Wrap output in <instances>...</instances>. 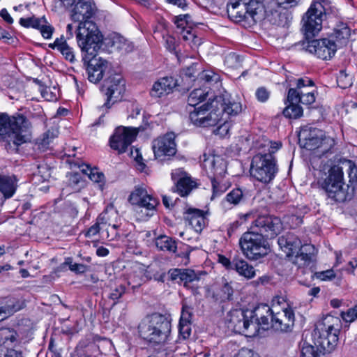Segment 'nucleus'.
<instances>
[{
  "label": "nucleus",
  "mask_w": 357,
  "mask_h": 357,
  "mask_svg": "<svg viewBox=\"0 0 357 357\" xmlns=\"http://www.w3.org/2000/svg\"><path fill=\"white\" fill-rule=\"evenodd\" d=\"M350 36V29L344 23H340L334 29L331 39H333L336 44V47H341L345 45Z\"/></svg>",
  "instance_id": "nucleus-30"
},
{
  "label": "nucleus",
  "mask_w": 357,
  "mask_h": 357,
  "mask_svg": "<svg viewBox=\"0 0 357 357\" xmlns=\"http://www.w3.org/2000/svg\"><path fill=\"white\" fill-rule=\"evenodd\" d=\"M42 24H43V26H40L38 29L40 31L42 36L45 38H50L52 35L54 28L52 26H50V24H47L46 21H45V22H43Z\"/></svg>",
  "instance_id": "nucleus-58"
},
{
  "label": "nucleus",
  "mask_w": 357,
  "mask_h": 357,
  "mask_svg": "<svg viewBox=\"0 0 357 357\" xmlns=\"http://www.w3.org/2000/svg\"><path fill=\"white\" fill-rule=\"evenodd\" d=\"M314 247L312 245H304L294 257H291V261L298 268L309 266L314 262Z\"/></svg>",
  "instance_id": "nucleus-24"
},
{
  "label": "nucleus",
  "mask_w": 357,
  "mask_h": 357,
  "mask_svg": "<svg viewBox=\"0 0 357 357\" xmlns=\"http://www.w3.org/2000/svg\"><path fill=\"white\" fill-rule=\"evenodd\" d=\"M58 51L63 56L66 60L73 63L75 60V54L73 48L68 45L66 40L64 38L61 43H59Z\"/></svg>",
  "instance_id": "nucleus-39"
},
{
  "label": "nucleus",
  "mask_w": 357,
  "mask_h": 357,
  "mask_svg": "<svg viewBox=\"0 0 357 357\" xmlns=\"http://www.w3.org/2000/svg\"><path fill=\"white\" fill-rule=\"evenodd\" d=\"M155 245L160 251L176 253L177 252V241L173 238L160 235L155 238Z\"/></svg>",
  "instance_id": "nucleus-31"
},
{
  "label": "nucleus",
  "mask_w": 357,
  "mask_h": 357,
  "mask_svg": "<svg viewBox=\"0 0 357 357\" xmlns=\"http://www.w3.org/2000/svg\"><path fill=\"white\" fill-rule=\"evenodd\" d=\"M301 0H277L278 3L285 9L297 6Z\"/></svg>",
  "instance_id": "nucleus-61"
},
{
  "label": "nucleus",
  "mask_w": 357,
  "mask_h": 357,
  "mask_svg": "<svg viewBox=\"0 0 357 357\" xmlns=\"http://www.w3.org/2000/svg\"><path fill=\"white\" fill-rule=\"evenodd\" d=\"M172 178L176 181V191L181 196L188 195L197 188V183L186 172L177 169L172 174Z\"/></svg>",
  "instance_id": "nucleus-22"
},
{
  "label": "nucleus",
  "mask_w": 357,
  "mask_h": 357,
  "mask_svg": "<svg viewBox=\"0 0 357 357\" xmlns=\"http://www.w3.org/2000/svg\"><path fill=\"white\" fill-rule=\"evenodd\" d=\"M125 292L126 287L123 285H119L112 290L109 298L113 300L114 303H116V301H118L124 294Z\"/></svg>",
  "instance_id": "nucleus-51"
},
{
  "label": "nucleus",
  "mask_w": 357,
  "mask_h": 357,
  "mask_svg": "<svg viewBox=\"0 0 357 357\" xmlns=\"http://www.w3.org/2000/svg\"><path fill=\"white\" fill-rule=\"evenodd\" d=\"M234 270L247 279H251L256 275L255 268L242 259H234Z\"/></svg>",
  "instance_id": "nucleus-32"
},
{
  "label": "nucleus",
  "mask_w": 357,
  "mask_h": 357,
  "mask_svg": "<svg viewBox=\"0 0 357 357\" xmlns=\"http://www.w3.org/2000/svg\"><path fill=\"white\" fill-rule=\"evenodd\" d=\"M96 10L91 0H78L72 10L73 20L79 22L76 39L81 51L93 55L103 43V36L97 25L90 20Z\"/></svg>",
  "instance_id": "nucleus-1"
},
{
  "label": "nucleus",
  "mask_w": 357,
  "mask_h": 357,
  "mask_svg": "<svg viewBox=\"0 0 357 357\" xmlns=\"http://www.w3.org/2000/svg\"><path fill=\"white\" fill-rule=\"evenodd\" d=\"M208 92H206L204 89H196L190 93L188 103L190 106L196 107L206 98Z\"/></svg>",
  "instance_id": "nucleus-35"
},
{
  "label": "nucleus",
  "mask_w": 357,
  "mask_h": 357,
  "mask_svg": "<svg viewBox=\"0 0 357 357\" xmlns=\"http://www.w3.org/2000/svg\"><path fill=\"white\" fill-rule=\"evenodd\" d=\"M346 165H347V167L349 168L348 174H349V183L347 184L346 186H347V188H349L351 187H353L354 192L356 184L357 182V167L351 160H348L347 162Z\"/></svg>",
  "instance_id": "nucleus-44"
},
{
  "label": "nucleus",
  "mask_w": 357,
  "mask_h": 357,
  "mask_svg": "<svg viewBox=\"0 0 357 357\" xmlns=\"http://www.w3.org/2000/svg\"><path fill=\"white\" fill-rule=\"evenodd\" d=\"M300 357H320V353L314 346L303 342L301 344Z\"/></svg>",
  "instance_id": "nucleus-42"
},
{
  "label": "nucleus",
  "mask_w": 357,
  "mask_h": 357,
  "mask_svg": "<svg viewBox=\"0 0 357 357\" xmlns=\"http://www.w3.org/2000/svg\"><path fill=\"white\" fill-rule=\"evenodd\" d=\"M305 50L318 58L326 60L330 59L335 54L337 47L333 39L323 38L309 41L305 46Z\"/></svg>",
  "instance_id": "nucleus-18"
},
{
  "label": "nucleus",
  "mask_w": 357,
  "mask_h": 357,
  "mask_svg": "<svg viewBox=\"0 0 357 357\" xmlns=\"http://www.w3.org/2000/svg\"><path fill=\"white\" fill-rule=\"evenodd\" d=\"M211 106L215 108V110H221L220 122L223 120L222 116L224 114L231 116L236 115L241 111V104L236 102H220L217 99H214L211 100Z\"/></svg>",
  "instance_id": "nucleus-28"
},
{
  "label": "nucleus",
  "mask_w": 357,
  "mask_h": 357,
  "mask_svg": "<svg viewBox=\"0 0 357 357\" xmlns=\"http://www.w3.org/2000/svg\"><path fill=\"white\" fill-rule=\"evenodd\" d=\"M171 280L181 282L185 287H190L191 284L200 280L202 275L206 273L203 271H195L192 269L174 268L169 271Z\"/></svg>",
  "instance_id": "nucleus-21"
},
{
  "label": "nucleus",
  "mask_w": 357,
  "mask_h": 357,
  "mask_svg": "<svg viewBox=\"0 0 357 357\" xmlns=\"http://www.w3.org/2000/svg\"><path fill=\"white\" fill-rule=\"evenodd\" d=\"M235 357H260L259 355L254 351L248 349H241L235 356Z\"/></svg>",
  "instance_id": "nucleus-62"
},
{
  "label": "nucleus",
  "mask_w": 357,
  "mask_h": 357,
  "mask_svg": "<svg viewBox=\"0 0 357 357\" xmlns=\"http://www.w3.org/2000/svg\"><path fill=\"white\" fill-rule=\"evenodd\" d=\"M250 175L257 181L268 183L275 177L277 172L275 158L271 153L257 154L252 158Z\"/></svg>",
  "instance_id": "nucleus-12"
},
{
  "label": "nucleus",
  "mask_w": 357,
  "mask_h": 357,
  "mask_svg": "<svg viewBox=\"0 0 357 357\" xmlns=\"http://www.w3.org/2000/svg\"><path fill=\"white\" fill-rule=\"evenodd\" d=\"M81 167L82 173L86 174L92 181L100 183L104 180V174L99 172L97 168H91L89 165H82Z\"/></svg>",
  "instance_id": "nucleus-37"
},
{
  "label": "nucleus",
  "mask_w": 357,
  "mask_h": 357,
  "mask_svg": "<svg viewBox=\"0 0 357 357\" xmlns=\"http://www.w3.org/2000/svg\"><path fill=\"white\" fill-rule=\"evenodd\" d=\"M98 50L97 52H98ZM85 53V52H82ZM98 52L93 55L89 54L84 58V60L89 59L88 66L86 67V73L88 79L93 83H98L104 76L108 75L112 70L111 64L105 59L101 57H96Z\"/></svg>",
  "instance_id": "nucleus-16"
},
{
  "label": "nucleus",
  "mask_w": 357,
  "mask_h": 357,
  "mask_svg": "<svg viewBox=\"0 0 357 357\" xmlns=\"http://www.w3.org/2000/svg\"><path fill=\"white\" fill-rule=\"evenodd\" d=\"M314 85V82L307 77L299 78L296 81V89L298 90L305 86H313Z\"/></svg>",
  "instance_id": "nucleus-60"
},
{
  "label": "nucleus",
  "mask_w": 357,
  "mask_h": 357,
  "mask_svg": "<svg viewBox=\"0 0 357 357\" xmlns=\"http://www.w3.org/2000/svg\"><path fill=\"white\" fill-rule=\"evenodd\" d=\"M178 331L183 339H187L191 334V323H179Z\"/></svg>",
  "instance_id": "nucleus-55"
},
{
  "label": "nucleus",
  "mask_w": 357,
  "mask_h": 357,
  "mask_svg": "<svg viewBox=\"0 0 357 357\" xmlns=\"http://www.w3.org/2000/svg\"><path fill=\"white\" fill-rule=\"evenodd\" d=\"M151 278L146 274L144 270H141L138 272H135L130 277L128 284L131 286L133 291L138 289L139 287L142 285L143 283L149 280Z\"/></svg>",
  "instance_id": "nucleus-34"
},
{
  "label": "nucleus",
  "mask_w": 357,
  "mask_h": 357,
  "mask_svg": "<svg viewBox=\"0 0 357 357\" xmlns=\"http://www.w3.org/2000/svg\"><path fill=\"white\" fill-rule=\"evenodd\" d=\"M261 310L259 306L253 310L233 309L227 314L225 321L229 329L253 337L259 334V315Z\"/></svg>",
  "instance_id": "nucleus-4"
},
{
  "label": "nucleus",
  "mask_w": 357,
  "mask_h": 357,
  "mask_svg": "<svg viewBox=\"0 0 357 357\" xmlns=\"http://www.w3.org/2000/svg\"><path fill=\"white\" fill-rule=\"evenodd\" d=\"M315 101V96L312 91L304 93L302 91L300 102L303 105H310Z\"/></svg>",
  "instance_id": "nucleus-56"
},
{
  "label": "nucleus",
  "mask_w": 357,
  "mask_h": 357,
  "mask_svg": "<svg viewBox=\"0 0 357 357\" xmlns=\"http://www.w3.org/2000/svg\"><path fill=\"white\" fill-rule=\"evenodd\" d=\"M298 140L303 148L307 150L321 149V152L326 153L335 145V140L324 135L323 130L309 125L301 127Z\"/></svg>",
  "instance_id": "nucleus-10"
},
{
  "label": "nucleus",
  "mask_w": 357,
  "mask_h": 357,
  "mask_svg": "<svg viewBox=\"0 0 357 357\" xmlns=\"http://www.w3.org/2000/svg\"><path fill=\"white\" fill-rule=\"evenodd\" d=\"M204 165L206 167L208 165L211 168L214 174L222 175L225 171V165L223 160L220 158H215L214 156L208 157L206 158V155H204Z\"/></svg>",
  "instance_id": "nucleus-33"
},
{
  "label": "nucleus",
  "mask_w": 357,
  "mask_h": 357,
  "mask_svg": "<svg viewBox=\"0 0 357 357\" xmlns=\"http://www.w3.org/2000/svg\"><path fill=\"white\" fill-rule=\"evenodd\" d=\"M239 245L243 255L251 261L259 260L270 252L267 240L250 229L243 234L239 239Z\"/></svg>",
  "instance_id": "nucleus-9"
},
{
  "label": "nucleus",
  "mask_w": 357,
  "mask_h": 357,
  "mask_svg": "<svg viewBox=\"0 0 357 357\" xmlns=\"http://www.w3.org/2000/svg\"><path fill=\"white\" fill-rule=\"evenodd\" d=\"M278 243L287 257H294L296 252L303 246L301 245V240L292 233H287L280 236Z\"/></svg>",
  "instance_id": "nucleus-23"
},
{
  "label": "nucleus",
  "mask_w": 357,
  "mask_h": 357,
  "mask_svg": "<svg viewBox=\"0 0 357 357\" xmlns=\"http://www.w3.org/2000/svg\"><path fill=\"white\" fill-rule=\"evenodd\" d=\"M31 124L23 115L9 116L0 114V140L8 150L15 151L17 147L31 139Z\"/></svg>",
  "instance_id": "nucleus-2"
},
{
  "label": "nucleus",
  "mask_w": 357,
  "mask_h": 357,
  "mask_svg": "<svg viewBox=\"0 0 357 357\" xmlns=\"http://www.w3.org/2000/svg\"><path fill=\"white\" fill-rule=\"evenodd\" d=\"M220 109L215 110L211 101L196 107L190 112L189 118L192 124L198 127L215 126L220 123Z\"/></svg>",
  "instance_id": "nucleus-14"
},
{
  "label": "nucleus",
  "mask_w": 357,
  "mask_h": 357,
  "mask_svg": "<svg viewBox=\"0 0 357 357\" xmlns=\"http://www.w3.org/2000/svg\"><path fill=\"white\" fill-rule=\"evenodd\" d=\"M176 135L174 132L158 137L153 142V151L156 158L162 159L165 156H173L176 153Z\"/></svg>",
  "instance_id": "nucleus-19"
},
{
  "label": "nucleus",
  "mask_w": 357,
  "mask_h": 357,
  "mask_svg": "<svg viewBox=\"0 0 357 357\" xmlns=\"http://www.w3.org/2000/svg\"><path fill=\"white\" fill-rule=\"evenodd\" d=\"M184 220L196 231H201L205 224V218L202 211L189 208L184 213Z\"/></svg>",
  "instance_id": "nucleus-26"
},
{
  "label": "nucleus",
  "mask_w": 357,
  "mask_h": 357,
  "mask_svg": "<svg viewBox=\"0 0 357 357\" xmlns=\"http://www.w3.org/2000/svg\"><path fill=\"white\" fill-rule=\"evenodd\" d=\"M341 315L346 322L354 321L357 319V306L349 309L346 312H342Z\"/></svg>",
  "instance_id": "nucleus-53"
},
{
  "label": "nucleus",
  "mask_w": 357,
  "mask_h": 357,
  "mask_svg": "<svg viewBox=\"0 0 357 357\" xmlns=\"http://www.w3.org/2000/svg\"><path fill=\"white\" fill-rule=\"evenodd\" d=\"M225 63L230 68H236L240 63V57L235 53H230L225 57Z\"/></svg>",
  "instance_id": "nucleus-52"
},
{
  "label": "nucleus",
  "mask_w": 357,
  "mask_h": 357,
  "mask_svg": "<svg viewBox=\"0 0 357 357\" xmlns=\"http://www.w3.org/2000/svg\"><path fill=\"white\" fill-rule=\"evenodd\" d=\"M337 84L340 88L347 89L353 84V77L347 70H341L337 76Z\"/></svg>",
  "instance_id": "nucleus-38"
},
{
  "label": "nucleus",
  "mask_w": 357,
  "mask_h": 357,
  "mask_svg": "<svg viewBox=\"0 0 357 357\" xmlns=\"http://www.w3.org/2000/svg\"><path fill=\"white\" fill-rule=\"evenodd\" d=\"M341 328V320L338 317L326 315L315 325L313 333L315 344L324 351L332 352L337 345Z\"/></svg>",
  "instance_id": "nucleus-6"
},
{
  "label": "nucleus",
  "mask_w": 357,
  "mask_h": 357,
  "mask_svg": "<svg viewBox=\"0 0 357 357\" xmlns=\"http://www.w3.org/2000/svg\"><path fill=\"white\" fill-rule=\"evenodd\" d=\"M244 195L241 189L235 188L229 192L225 197V201L234 206L238 205L243 199Z\"/></svg>",
  "instance_id": "nucleus-40"
},
{
  "label": "nucleus",
  "mask_w": 357,
  "mask_h": 357,
  "mask_svg": "<svg viewBox=\"0 0 357 357\" xmlns=\"http://www.w3.org/2000/svg\"><path fill=\"white\" fill-rule=\"evenodd\" d=\"M227 10L231 20L244 26H253L265 17V7L260 0H229Z\"/></svg>",
  "instance_id": "nucleus-3"
},
{
  "label": "nucleus",
  "mask_w": 357,
  "mask_h": 357,
  "mask_svg": "<svg viewBox=\"0 0 357 357\" xmlns=\"http://www.w3.org/2000/svg\"><path fill=\"white\" fill-rule=\"evenodd\" d=\"M261 310L259 315V331H266L270 328L280 333L291 331L294 325L295 316L293 310L288 307H284L281 311L275 312L268 305H259Z\"/></svg>",
  "instance_id": "nucleus-7"
},
{
  "label": "nucleus",
  "mask_w": 357,
  "mask_h": 357,
  "mask_svg": "<svg viewBox=\"0 0 357 357\" xmlns=\"http://www.w3.org/2000/svg\"><path fill=\"white\" fill-rule=\"evenodd\" d=\"M197 63H192L189 67H187L184 70L185 75L189 78L195 77L196 75L198 73V70L197 69Z\"/></svg>",
  "instance_id": "nucleus-63"
},
{
  "label": "nucleus",
  "mask_w": 357,
  "mask_h": 357,
  "mask_svg": "<svg viewBox=\"0 0 357 357\" xmlns=\"http://www.w3.org/2000/svg\"><path fill=\"white\" fill-rule=\"evenodd\" d=\"M101 91L107 96L104 106L110 108L114 102L121 98L126 91V82L121 75L112 70L104 80Z\"/></svg>",
  "instance_id": "nucleus-13"
},
{
  "label": "nucleus",
  "mask_w": 357,
  "mask_h": 357,
  "mask_svg": "<svg viewBox=\"0 0 357 357\" xmlns=\"http://www.w3.org/2000/svg\"><path fill=\"white\" fill-rule=\"evenodd\" d=\"M106 40L107 46L113 50L127 53L132 50V44L118 33L111 34Z\"/></svg>",
  "instance_id": "nucleus-27"
},
{
  "label": "nucleus",
  "mask_w": 357,
  "mask_h": 357,
  "mask_svg": "<svg viewBox=\"0 0 357 357\" xmlns=\"http://www.w3.org/2000/svg\"><path fill=\"white\" fill-rule=\"evenodd\" d=\"M2 335H4L3 338L5 342L10 341L11 343H17L19 342L17 333L10 328L2 330Z\"/></svg>",
  "instance_id": "nucleus-49"
},
{
  "label": "nucleus",
  "mask_w": 357,
  "mask_h": 357,
  "mask_svg": "<svg viewBox=\"0 0 357 357\" xmlns=\"http://www.w3.org/2000/svg\"><path fill=\"white\" fill-rule=\"evenodd\" d=\"M319 184L327 196L335 202H344L354 196V188H347L342 167L338 165L331 167Z\"/></svg>",
  "instance_id": "nucleus-8"
},
{
  "label": "nucleus",
  "mask_w": 357,
  "mask_h": 357,
  "mask_svg": "<svg viewBox=\"0 0 357 357\" xmlns=\"http://www.w3.org/2000/svg\"><path fill=\"white\" fill-rule=\"evenodd\" d=\"M45 22V18L44 17L40 18L37 17H28V18H21L20 20V23L22 26L24 27H32L34 29H39L40 26H43V23Z\"/></svg>",
  "instance_id": "nucleus-43"
},
{
  "label": "nucleus",
  "mask_w": 357,
  "mask_h": 357,
  "mask_svg": "<svg viewBox=\"0 0 357 357\" xmlns=\"http://www.w3.org/2000/svg\"><path fill=\"white\" fill-rule=\"evenodd\" d=\"M231 123L227 120H224V122L221 123L217 128L213 130V133L215 135L220 136L221 138L227 137L230 130Z\"/></svg>",
  "instance_id": "nucleus-46"
},
{
  "label": "nucleus",
  "mask_w": 357,
  "mask_h": 357,
  "mask_svg": "<svg viewBox=\"0 0 357 357\" xmlns=\"http://www.w3.org/2000/svg\"><path fill=\"white\" fill-rule=\"evenodd\" d=\"M298 89L291 88L289 89L287 102L288 103H300L302 91Z\"/></svg>",
  "instance_id": "nucleus-47"
},
{
  "label": "nucleus",
  "mask_w": 357,
  "mask_h": 357,
  "mask_svg": "<svg viewBox=\"0 0 357 357\" xmlns=\"http://www.w3.org/2000/svg\"><path fill=\"white\" fill-rule=\"evenodd\" d=\"M192 311L189 306L183 305L179 323H191Z\"/></svg>",
  "instance_id": "nucleus-54"
},
{
  "label": "nucleus",
  "mask_w": 357,
  "mask_h": 357,
  "mask_svg": "<svg viewBox=\"0 0 357 357\" xmlns=\"http://www.w3.org/2000/svg\"><path fill=\"white\" fill-rule=\"evenodd\" d=\"M170 331V321L159 313L146 316L138 326L139 336L153 344L165 343L167 340Z\"/></svg>",
  "instance_id": "nucleus-5"
},
{
  "label": "nucleus",
  "mask_w": 357,
  "mask_h": 357,
  "mask_svg": "<svg viewBox=\"0 0 357 357\" xmlns=\"http://www.w3.org/2000/svg\"><path fill=\"white\" fill-rule=\"evenodd\" d=\"M303 109L297 103H289L283 109V114L289 119H298L303 116Z\"/></svg>",
  "instance_id": "nucleus-36"
},
{
  "label": "nucleus",
  "mask_w": 357,
  "mask_h": 357,
  "mask_svg": "<svg viewBox=\"0 0 357 357\" xmlns=\"http://www.w3.org/2000/svg\"><path fill=\"white\" fill-rule=\"evenodd\" d=\"M255 96L258 101L265 102L270 97V91L266 88L261 86L257 89Z\"/></svg>",
  "instance_id": "nucleus-50"
},
{
  "label": "nucleus",
  "mask_w": 357,
  "mask_h": 357,
  "mask_svg": "<svg viewBox=\"0 0 357 357\" xmlns=\"http://www.w3.org/2000/svg\"><path fill=\"white\" fill-rule=\"evenodd\" d=\"M233 288L229 283L225 282L217 294V300L220 301H231L233 296Z\"/></svg>",
  "instance_id": "nucleus-41"
},
{
  "label": "nucleus",
  "mask_w": 357,
  "mask_h": 357,
  "mask_svg": "<svg viewBox=\"0 0 357 357\" xmlns=\"http://www.w3.org/2000/svg\"><path fill=\"white\" fill-rule=\"evenodd\" d=\"M20 310V307L15 304V301L10 299L8 303L3 305H0V316L2 314H12Z\"/></svg>",
  "instance_id": "nucleus-45"
},
{
  "label": "nucleus",
  "mask_w": 357,
  "mask_h": 357,
  "mask_svg": "<svg viewBox=\"0 0 357 357\" xmlns=\"http://www.w3.org/2000/svg\"><path fill=\"white\" fill-rule=\"evenodd\" d=\"M218 261L220 264H222L228 270H234V259L231 261L227 257L220 255Z\"/></svg>",
  "instance_id": "nucleus-64"
},
{
  "label": "nucleus",
  "mask_w": 357,
  "mask_h": 357,
  "mask_svg": "<svg viewBox=\"0 0 357 357\" xmlns=\"http://www.w3.org/2000/svg\"><path fill=\"white\" fill-rule=\"evenodd\" d=\"M82 176L79 173L73 172L69 174L68 184L73 188L78 187L79 184L82 181Z\"/></svg>",
  "instance_id": "nucleus-57"
},
{
  "label": "nucleus",
  "mask_w": 357,
  "mask_h": 357,
  "mask_svg": "<svg viewBox=\"0 0 357 357\" xmlns=\"http://www.w3.org/2000/svg\"><path fill=\"white\" fill-rule=\"evenodd\" d=\"M138 131L130 127H118L110 137L109 143L112 149L124 153L135 140Z\"/></svg>",
  "instance_id": "nucleus-17"
},
{
  "label": "nucleus",
  "mask_w": 357,
  "mask_h": 357,
  "mask_svg": "<svg viewBox=\"0 0 357 357\" xmlns=\"http://www.w3.org/2000/svg\"><path fill=\"white\" fill-rule=\"evenodd\" d=\"M176 85V80L172 77H162L153 84L150 95L153 98H160L171 93Z\"/></svg>",
  "instance_id": "nucleus-25"
},
{
  "label": "nucleus",
  "mask_w": 357,
  "mask_h": 357,
  "mask_svg": "<svg viewBox=\"0 0 357 357\" xmlns=\"http://www.w3.org/2000/svg\"><path fill=\"white\" fill-rule=\"evenodd\" d=\"M129 202L132 205H136L151 212L147 215H152L158 204V200L148 194L146 190L141 186H137L131 192L128 198Z\"/></svg>",
  "instance_id": "nucleus-20"
},
{
  "label": "nucleus",
  "mask_w": 357,
  "mask_h": 357,
  "mask_svg": "<svg viewBox=\"0 0 357 357\" xmlns=\"http://www.w3.org/2000/svg\"><path fill=\"white\" fill-rule=\"evenodd\" d=\"M17 179L15 176L0 175V192L4 197L10 198L17 187Z\"/></svg>",
  "instance_id": "nucleus-29"
},
{
  "label": "nucleus",
  "mask_w": 357,
  "mask_h": 357,
  "mask_svg": "<svg viewBox=\"0 0 357 357\" xmlns=\"http://www.w3.org/2000/svg\"><path fill=\"white\" fill-rule=\"evenodd\" d=\"M71 259L68 258L66 261V264L69 265V269L77 274H81L86 272L88 271V266L86 265L82 264L74 263L72 264Z\"/></svg>",
  "instance_id": "nucleus-48"
},
{
  "label": "nucleus",
  "mask_w": 357,
  "mask_h": 357,
  "mask_svg": "<svg viewBox=\"0 0 357 357\" xmlns=\"http://www.w3.org/2000/svg\"><path fill=\"white\" fill-rule=\"evenodd\" d=\"M282 229L281 220L278 217L270 215L258 216L250 225V229L257 231L265 239L274 238Z\"/></svg>",
  "instance_id": "nucleus-15"
},
{
  "label": "nucleus",
  "mask_w": 357,
  "mask_h": 357,
  "mask_svg": "<svg viewBox=\"0 0 357 357\" xmlns=\"http://www.w3.org/2000/svg\"><path fill=\"white\" fill-rule=\"evenodd\" d=\"M54 137L55 136L53 132H51L50 130H47L46 132H45L40 142L43 148H46V146L50 144Z\"/></svg>",
  "instance_id": "nucleus-59"
},
{
  "label": "nucleus",
  "mask_w": 357,
  "mask_h": 357,
  "mask_svg": "<svg viewBox=\"0 0 357 357\" xmlns=\"http://www.w3.org/2000/svg\"><path fill=\"white\" fill-rule=\"evenodd\" d=\"M328 2L327 0L313 1L302 18L303 31L307 39L313 38L322 28L324 16Z\"/></svg>",
  "instance_id": "nucleus-11"
}]
</instances>
